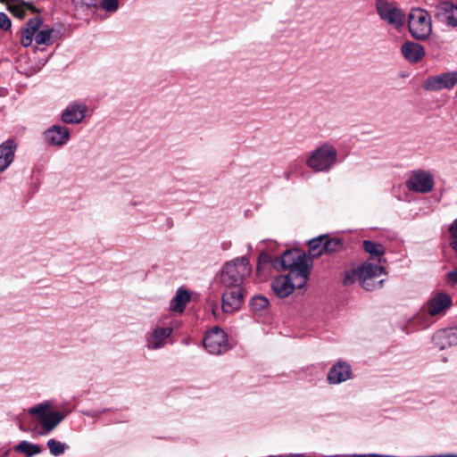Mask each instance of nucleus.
<instances>
[{"label":"nucleus","instance_id":"20","mask_svg":"<svg viewBox=\"0 0 457 457\" xmlns=\"http://www.w3.org/2000/svg\"><path fill=\"white\" fill-rule=\"evenodd\" d=\"M15 150L16 144L12 140H7L0 145V172L12 162Z\"/></svg>","mask_w":457,"mask_h":457},{"label":"nucleus","instance_id":"31","mask_svg":"<svg viewBox=\"0 0 457 457\" xmlns=\"http://www.w3.org/2000/svg\"><path fill=\"white\" fill-rule=\"evenodd\" d=\"M47 445L49 447L50 453L54 455H59L64 451V445L61 442H57L54 439H50L47 442Z\"/></svg>","mask_w":457,"mask_h":457},{"label":"nucleus","instance_id":"34","mask_svg":"<svg viewBox=\"0 0 457 457\" xmlns=\"http://www.w3.org/2000/svg\"><path fill=\"white\" fill-rule=\"evenodd\" d=\"M12 21L4 12H0V28L4 30L11 29Z\"/></svg>","mask_w":457,"mask_h":457},{"label":"nucleus","instance_id":"5","mask_svg":"<svg viewBox=\"0 0 457 457\" xmlns=\"http://www.w3.org/2000/svg\"><path fill=\"white\" fill-rule=\"evenodd\" d=\"M309 259L304 253L298 250H289L284 253L279 259L283 270H288L289 272L295 271V275H303L306 279L309 278L310 264Z\"/></svg>","mask_w":457,"mask_h":457},{"label":"nucleus","instance_id":"33","mask_svg":"<svg viewBox=\"0 0 457 457\" xmlns=\"http://www.w3.org/2000/svg\"><path fill=\"white\" fill-rule=\"evenodd\" d=\"M102 7L108 12H113L118 8V0H103Z\"/></svg>","mask_w":457,"mask_h":457},{"label":"nucleus","instance_id":"36","mask_svg":"<svg viewBox=\"0 0 457 457\" xmlns=\"http://www.w3.org/2000/svg\"><path fill=\"white\" fill-rule=\"evenodd\" d=\"M73 2L75 3V4L80 5L81 7L82 6L89 7V6L95 5V4H96V0H73Z\"/></svg>","mask_w":457,"mask_h":457},{"label":"nucleus","instance_id":"9","mask_svg":"<svg viewBox=\"0 0 457 457\" xmlns=\"http://www.w3.org/2000/svg\"><path fill=\"white\" fill-rule=\"evenodd\" d=\"M457 84V71L445 72L430 76L423 82V88L428 91L452 89Z\"/></svg>","mask_w":457,"mask_h":457},{"label":"nucleus","instance_id":"4","mask_svg":"<svg viewBox=\"0 0 457 457\" xmlns=\"http://www.w3.org/2000/svg\"><path fill=\"white\" fill-rule=\"evenodd\" d=\"M383 272L382 266L365 262L361 267L353 270L351 274H346L344 283L350 285L359 281L363 288L372 290L376 287L374 278L379 277Z\"/></svg>","mask_w":457,"mask_h":457},{"label":"nucleus","instance_id":"15","mask_svg":"<svg viewBox=\"0 0 457 457\" xmlns=\"http://www.w3.org/2000/svg\"><path fill=\"white\" fill-rule=\"evenodd\" d=\"M401 53L409 62L417 63L424 58L425 48L418 43L407 41L402 45Z\"/></svg>","mask_w":457,"mask_h":457},{"label":"nucleus","instance_id":"16","mask_svg":"<svg viewBox=\"0 0 457 457\" xmlns=\"http://www.w3.org/2000/svg\"><path fill=\"white\" fill-rule=\"evenodd\" d=\"M46 140L53 145H63L70 138V131L67 128L54 125L45 132Z\"/></svg>","mask_w":457,"mask_h":457},{"label":"nucleus","instance_id":"21","mask_svg":"<svg viewBox=\"0 0 457 457\" xmlns=\"http://www.w3.org/2000/svg\"><path fill=\"white\" fill-rule=\"evenodd\" d=\"M42 23L39 17L30 19L27 22L26 28L21 31V43L23 46L28 47L32 44L33 37L35 38L36 32L38 30Z\"/></svg>","mask_w":457,"mask_h":457},{"label":"nucleus","instance_id":"27","mask_svg":"<svg viewBox=\"0 0 457 457\" xmlns=\"http://www.w3.org/2000/svg\"><path fill=\"white\" fill-rule=\"evenodd\" d=\"M250 306L253 312H262L268 308L269 301L264 296L256 295L252 298Z\"/></svg>","mask_w":457,"mask_h":457},{"label":"nucleus","instance_id":"7","mask_svg":"<svg viewBox=\"0 0 457 457\" xmlns=\"http://www.w3.org/2000/svg\"><path fill=\"white\" fill-rule=\"evenodd\" d=\"M29 412L40 421L43 434L52 431L64 418L62 413L51 411V404L47 402L30 408Z\"/></svg>","mask_w":457,"mask_h":457},{"label":"nucleus","instance_id":"14","mask_svg":"<svg viewBox=\"0 0 457 457\" xmlns=\"http://www.w3.org/2000/svg\"><path fill=\"white\" fill-rule=\"evenodd\" d=\"M436 17L451 27H457V6L450 2H444L436 7Z\"/></svg>","mask_w":457,"mask_h":457},{"label":"nucleus","instance_id":"3","mask_svg":"<svg viewBox=\"0 0 457 457\" xmlns=\"http://www.w3.org/2000/svg\"><path fill=\"white\" fill-rule=\"evenodd\" d=\"M409 31L412 37L424 41L432 33V20L430 14L424 9H412L408 15Z\"/></svg>","mask_w":457,"mask_h":457},{"label":"nucleus","instance_id":"32","mask_svg":"<svg viewBox=\"0 0 457 457\" xmlns=\"http://www.w3.org/2000/svg\"><path fill=\"white\" fill-rule=\"evenodd\" d=\"M341 247V242L338 239H325V250L326 253H331L337 251Z\"/></svg>","mask_w":457,"mask_h":457},{"label":"nucleus","instance_id":"38","mask_svg":"<svg viewBox=\"0 0 457 457\" xmlns=\"http://www.w3.org/2000/svg\"><path fill=\"white\" fill-rule=\"evenodd\" d=\"M0 2H1V3H4V0H0Z\"/></svg>","mask_w":457,"mask_h":457},{"label":"nucleus","instance_id":"30","mask_svg":"<svg viewBox=\"0 0 457 457\" xmlns=\"http://www.w3.org/2000/svg\"><path fill=\"white\" fill-rule=\"evenodd\" d=\"M17 449L21 451V452H23V453H28L29 455H32V454L39 453V447L38 446H37L35 445H32L30 443H28L26 441L21 442L17 446Z\"/></svg>","mask_w":457,"mask_h":457},{"label":"nucleus","instance_id":"6","mask_svg":"<svg viewBox=\"0 0 457 457\" xmlns=\"http://www.w3.org/2000/svg\"><path fill=\"white\" fill-rule=\"evenodd\" d=\"M308 279L303 275H295V271L288 272L287 275L276 277L271 283L274 293L280 298L291 295L295 289L303 287Z\"/></svg>","mask_w":457,"mask_h":457},{"label":"nucleus","instance_id":"25","mask_svg":"<svg viewBox=\"0 0 457 457\" xmlns=\"http://www.w3.org/2000/svg\"><path fill=\"white\" fill-rule=\"evenodd\" d=\"M326 236H320L309 241V255L311 258L320 256L325 250Z\"/></svg>","mask_w":457,"mask_h":457},{"label":"nucleus","instance_id":"19","mask_svg":"<svg viewBox=\"0 0 457 457\" xmlns=\"http://www.w3.org/2000/svg\"><path fill=\"white\" fill-rule=\"evenodd\" d=\"M351 374L350 365L344 361H338L330 369L328 379L332 384H338L349 379Z\"/></svg>","mask_w":457,"mask_h":457},{"label":"nucleus","instance_id":"8","mask_svg":"<svg viewBox=\"0 0 457 457\" xmlns=\"http://www.w3.org/2000/svg\"><path fill=\"white\" fill-rule=\"evenodd\" d=\"M433 175L424 170H413L406 181V187L409 190L419 193H428L434 187Z\"/></svg>","mask_w":457,"mask_h":457},{"label":"nucleus","instance_id":"26","mask_svg":"<svg viewBox=\"0 0 457 457\" xmlns=\"http://www.w3.org/2000/svg\"><path fill=\"white\" fill-rule=\"evenodd\" d=\"M363 247L368 253L374 257H381L385 253L384 246L373 241L365 240Z\"/></svg>","mask_w":457,"mask_h":457},{"label":"nucleus","instance_id":"13","mask_svg":"<svg viewBox=\"0 0 457 457\" xmlns=\"http://www.w3.org/2000/svg\"><path fill=\"white\" fill-rule=\"evenodd\" d=\"M452 305V299L449 295L438 292L433 295L428 300V312L431 316L441 314Z\"/></svg>","mask_w":457,"mask_h":457},{"label":"nucleus","instance_id":"29","mask_svg":"<svg viewBox=\"0 0 457 457\" xmlns=\"http://www.w3.org/2000/svg\"><path fill=\"white\" fill-rule=\"evenodd\" d=\"M272 262L271 256L266 253H262L258 258L257 273H262L265 267Z\"/></svg>","mask_w":457,"mask_h":457},{"label":"nucleus","instance_id":"17","mask_svg":"<svg viewBox=\"0 0 457 457\" xmlns=\"http://www.w3.org/2000/svg\"><path fill=\"white\" fill-rule=\"evenodd\" d=\"M435 344L440 350L457 345V327L441 329L433 336Z\"/></svg>","mask_w":457,"mask_h":457},{"label":"nucleus","instance_id":"1","mask_svg":"<svg viewBox=\"0 0 457 457\" xmlns=\"http://www.w3.org/2000/svg\"><path fill=\"white\" fill-rule=\"evenodd\" d=\"M338 162V152L336 146L324 142L309 153L305 164L314 172H328Z\"/></svg>","mask_w":457,"mask_h":457},{"label":"nucleus","instance_id":"23","mask_svg":"<svg viewBox=\"0 0 457 457\" xmlns=\"http://www.w3.org/2000/svg\"><path fill=\"white\" fill-rule=\"evenodd\" d=\"M7 9L12 12V14L18 18L23 19L26 15V11L29 9L32 12H37V9L30 4L29 3L24 2L23 0H17L14 3L8 4Z\"/></svg>","mask_w":457,"mask_h":457},{"label":"nucleus","instance_id":"2","mask_svg":"<svg viewBox=\"0 0 457 457\" xmlns=\"http://www.w3.org/2000/svg\"><path fill=\"white\" fill-rule=\"evenodd\" d=\"M250 272L251 268L247 259L238 258L226 263L220 274V282L226 287H240Z\"/></svg>","mask_w":457,"mask_h":457},{"label":"nucleus","instance_id":"35","mask_svg":"<svg viewBox=\"0 0 457 457\" xmlns=\"http://www.w3.org/2000/svg\"><path fill=\"white\" fill-rule=\"evenodd\" d=\"M446 281H447V283L452 284V285L457 284V268L447 272Z\"/></svg>","mask_w":457,"mask_h":457},{"label":"nucleus","instance_id":"24","mask_svg":"<svg viewBox=\"0 0 457 457\" xmlns=\"http://www.w3.org/2000/svg\"><path fill=\"white\" fill-rule=\"evenodd\" d=\"M189 300V293L187 290L179 289L175 297L170 302V309L177 312H182Z\"/></svg>","mask_w":457,"mask_h":457},{"label":"nucleus","instance_id":"37","mask_svg":"<svg viewBox=\"0 0 457 457\" xmlns=\"http://www.w3.org/2000/svg\"><path fill=\"white\" fill-rule=\"evenodd\" d=\"M20 428H21V429H24V428H23V424H22V423H21V424H20Z\"/></svg>","mask_w":457,"mask_h":457},{"label":"nucleus","instance_id":"28","mask_svg":"<svg viewBox=\"0 0 457 457\" xmlns=\"http://www.w3.org/2000/svg\"><path fill=\"white\" fill-rule=\"evenodd\" d=\"M53 29H44L37 30L35 35V41L37 45H48L52 37Z\"/></svg>","mask_w":457,"mask_h":457},{"label":"nucleus","instance_id":"18","mask_svg":"<svg viewBox=\"0 0 457 457\" xmlns=\"http://www.w3.org/2000/svg\"><path fill=\"white\" fill-rule=\"evenodd\" d=\"M87 106L82 104H71L62 112V120L68 124L80 122L86 114Z\"/></svg>","mask_w":457,"mask_h":457},{"label":"nucleus","instance_id":"10","mask_svg":"<svg viewBox=\"0 0 457 457\" xmlns=\"http://www.w3.org/2000/svg\"><path fill=\"white\" fill-rule=\"evenodd\" d=\"M204 346L212 354H220L228 349L225 332L219 328H213L204 338Z\"/></svg>","mask_w":457,"mask_h":457},{"label":"nucleus","instance_id":"11","mask_svg":"<svg viewBox=\"0 0 457 457\" xmlns=\"http://www.w3.org/2000/svg\"><path fill=\"white\" fill-rule=\"evenodd\" d=\"M377 10L380 18L395 29L403 26L405 16L403 12L393 4L380 0L377 4Z\"/></svg>","mask_w":457,"mask_h":457},{"label":"nucleus","instance_id":"12","mask_svg":"<svg viewBox=\"0 0 457 457\" xmlns=\"http://www.w3.org/2000/svg\"><path fill=\"white\" fill-rule=\"evenodd\" d=\"M243 297L240 287H227L221 298L222 311L226 313L237 312L242 306Z\"/></svg>","mask_w":457,"mask_h":457},{"label":"nucleus","instance_id":"22","mask_svg":"<svg viewBox=\"0 0 457 457\" xmlns=\"http://www.w3.org/2000/svg\"><path fill=\"white\" fill-rule=\"evenodd\" d=\"M170 328H155L148 340V347L151 349H158L165 345V340L171 334Z\"/></svg>","mask_w":457,"mask_h":457}]
</instances>
